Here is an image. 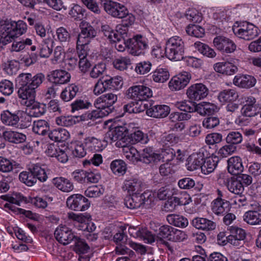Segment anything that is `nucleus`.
<instances>
[{"mask_svg":"<svg viewBox=\"0 0 261 261\" xmlns=\"http://www.w3.org/2000/svg\"><path fill=\"white\" fill-rule=\"evenodd\" d=\"M227 170L232 175H238L242 172L244 167L241 159L238 156L231 157L227 161Z\"/></svg>","mask_w":261,"mask_h":261,"instance_id":"393cba45","label":"nucleus"},{"mask_svg":"<svg viewBox=\"0 0 261 261\" xmlns=\"http://www.w3.org/2000/svg\"><path fill=\"white\" fill-rule=\"evenodd\" d=\"M165 53L170 60L180 61L184 58V43L178 36L169 38L166 42Z\"/></svg>","mask_w":261,"mask_h":261,"instance_id":"7ed1b4c3","label":"nucleus"},{"mask_svg":"<svg viewBox=\"0 0 261 261\" xmlns=\"http://www.w3.org/2000/svg\"><path fill=\"white\" fill-rule=\"evenodd\" d=\"M237 151V146L228 144L221 147L218 151V155L221 158H226Z\"/></svg>","mask_w":261,"mask_h":261,"instance_id":"4d7b16f0","label":"nucleus"},{"mask_svg":"<svg viewBox=\"0 0 261 261\" xmlns=\"http://www.w3.org/2000/svg\"><path fill=\"white\" fill-rule=\"evenodd\" d=\"M227 188L231 193L236 195L242 194L244 191L243 185L237 179L231 180L228 183Z\"/></svg>","mask_w":261,"mask_h":261,"instance_id":"603ef678","label":"nucleus"},{"mask_svg":"<svg viewBox=\"0 0 261 261\" xmlns=\"http://www.w3.org/2000/svg\"><path fill=\"white\" fill-rule=\"evenodd\" d=\"M111 168L114 174H123L126 168L125 163L122 160H118L111 163Z\"/></svg>","mask_w":261,"mask_h":261,"instance_id":"13d9d810","label":"nucleus"},{"mask_svg":"<svg viewBox=\"0 0 261 261\" xmlns=\"http://www.w3.org/2000/svg\"><path fill=\"white\" fill-rule=\"evenodd\" d=\"M72 176L74 180L85 185L97 182L101 177L98 173L85 170L75 171L72 173Z\"/></svg>","mask_w":261,"mask_h":261,"instance_id":"1a4fd4ad","label":"nucleus"},{"mask_svg":"<svg viewBox=\"0 0 261 261\" xmlns=\"http://www.w3.org/2000/svg\"><path fill=\"white\" fill-rule=\"evenodd\" d=\"M152 77L155 82L164 83L168 80L169 73L166 69L159 68L153 72Z\"/></svg>","mask_w":261,"mask_h":261,"instance_id":"49530a36","label":"nucleus"},{"mask_svg":"<svg viewBox=\"0 0 261 261\" xmlns=\"http://www.w3.org/2000/svg\"><path fill=\"white\" fill-rule=\"evenodd\" d=\"M238 94L233 89L224 90L218 95V98L222 103L230 102L238 98Z\"/></svg>","mask_w":261,"mask_h":261,"instance_id":"f704fd0d","label":"nucleus"},{"mask_svg":"<svg viewBox=\"0 0 261 261\" xmlns=\"http://www.w3.org/2000/svg\"><path fill=\"white\" fill-rule=\"evenodd\" d=\"M48 80L56 85H62L70 81L71 75L65 70H55L48 75Z\"/></svg>","mask_w":261,"mask_h":261,"instance_id":"a211bd4d","label":"nucleus"},{"mask_svg":"<svg viewBox=\"0 0 261 261\" xmlns=\"http://www.w3.org/2000/svg\"><path fill=\"white\" fill-rule=\"evenodd\" d=\"M18 125L20 127L26 128L31 125L32 122L31 115L21 110L17 111Z\"/></svg>","mask_w":261,"mask_h":261,"instance_id":"de8ad7c7","label":"nucleus"},{"mask_svg":"<svg viewBox=\"0 0 261 261\" xmlns=\"http://www.w3.org/2000/svg\"><path fill=\"white\" fill-rule=\"evenodd\" d=\"M216 224L213 221L205 218H197V229L208 230L214 229Z\"/></svg>","mask_w":261,"mask_h":261,"instance_id":"8fccbe9b","label":"nucleus"},{"mask_svg":"<svg viewBox=\"0 0 261 261\" xmlns=\"http://www.w3.org/2000/svg\"><path fill=\"white\" fill-rule=\"evenodd\" d=\"M119 128H116L115 130L111 132L108 134L110 139L112 142H116L115 145L118 147H121L122 149L125 147H128L125 142L124 141V138H123V134L122 133L121 135L117 134V132L119 131Z\"/></svg>","mask_w":261,"mask_h":261,"instance_id":"a18cd8bd","label":"nucleus"},{"mask_svg":"<svg viewBox=\"0 0 261 261\" xmlns=\"http://www.w3.org/2000/svg\"><path fill=\"white\" fill-rule=\"evenodd\" d=\"M134 237L140 238L147 243H151L155 241L154 236L146 228H139Z\"/></svg>","mask_w":261,"mask_h":261,"instance_id":"4c0bfd02","label":"nucleus"},{"mask_svg":"<svg viewBox=\"0 0 261 261\" xmlns=\"http://www.w3.org/2000/svg\"><path fill=\"white\" fill-rule=\"evenodd\" d=\"M129 52L134 56H139L144 53L148 47V41L146 38L141 35H137L129 39L128 44Z\"/></svg>","mask_w":261,"mask_h":261,"instance_id":"ddd939ff","label":"nucleus"},{"mask_svg":"<svg viewBox=\"0 0 261 261\" xmlns=\"http://www.w3.org/2000/svg\"><path fill=\"white\" fill-rule=\"evenodd\" d=\"M232 31L236 36L245 40L253 39L259 34L258 28L247 22H236L232 27Z\"/></svg>","mask_w":261,"mask_h":261,"instance_id":"20e7f679","label":"nucleus"},{"mask_svg":"<svg viewBox=\"0 0 261 261\" xmlns=\"http://www.w3.org/2000/svg\"><path fill=\"white\" fill-rule=\"evenodd\" d=\"M19 180L28 186H32L36 182V177H34L31 172L23 171L19 175Z\"/></svg>","mask_w":261,"mask_h":261,"instance_id":"5fc2aeb1","label":"nucleus"},{"mask_svg":"<svg viewBox=\"0 0 261 261\" xmlns=\"http://www.w3.org/2000/svg\"><path fill=\"white\" fill-rule=\"evenodd\" d=\"M118 96L113 93L103 94L94 101V106L97 110L93 111L88 115L91 119H96L108 116L113 109V105L117 101Z\"/></svg>","mask_w":261,"mask_h":261,"instance_id":"f03ea898","label":"nucleus"},{"mask_svg":"<svg viewBox=\"0 0 261 261\" xmlns=\"http://www.w3.org/2000/svg\"><path fill=\"white\" fill-rule=\"evenodd\" d=\"M229 201L223 199L216 198L211 203V210L216 215H223L227 213L230 209Z\"/></svg>","mask_w":261,"mask_h":261,"instance_id":"412c9836","label":"nucleus"},{"mask_svg":"<svg viewBox=\"0 0 261 261\" xmlns=\"http://www.w3.org/2000/svg\"><path fill=\"white\" fill-rule=\"evenodd\" d=\"M106 69V64L98 63L95 65L90 72V76L93 79H97L101 75Z\"/></svg>","mask_w":261,"mask_h":261,"instance_id":"69168bd1","label":"nucleus"},{"mask_svg":"<svg viewBox=\"0 0 261 261\" xmlns=\"http://www.w3.org/2000/svg\"><path fill=\"white\" fill-rule=\"evenodd\" d=\"M162 158L161 154L154 152L150 147H147L143 150L139 161L144 164H150L159 162Z\"/></svg>","mask_w":261,"mask_h":261,"instance_id":"6ab92c4d","label":"nucleus"},{"mask_svg":"<svg viewBox=\"0 0 261 261\" xmlns=\"http://www.w3.org/2000/svg\"><path fill=\"white\" fill-rule=\"evenodd\" d=\"M124 18H125L123 20L122 23L118 25L116 27L118 32H120L122 35L126 34L128 31V28L132 25L135 20L134 16L131 14L128 13Z\"/></svg>","mask_w":261,"mask_h":261,"instance_id":"e433bc0d","label":"nucleus"},{"mask_svg":"<svg viewBox=\"0 0 261 261\" xmlns=\"http://www.w3.org/2000/svg\"><path fill=\"white\" fill-rule=\"evenodd\" d=\"M3 135L5 140L15 144L23 143L27 139V137L24 134L17 131L6 130Z\"/></svg>","mask_w":261,"mask_h":261,"instance_id":"bb28decb","label":"nucleus"},{"mask_svg":"<svg viewBox=\"0 0 261 261\" xmlns=\"http://www.w3.org/2000/svg\"><path fill=\"white\" fill-rule=\"evenodd\" d=\"M130 138L133 143L141 142L142 144H146L149 139L147 135L144 134L140 130H137L130 135Z\"/></svg>","mask_w":261,"mask_h":261,"instance_id":"0e129e2a","label":"nucleus"},{"mask_svg":"<svg viewBox=\"0 0 261 261\" xmlns=\"http://www.w3.org/2000/svg\"><path fill=\"white\" fill-rule=\"evenodd\" d=\"M45 80V76L42 73L33 75L30 73H22L16 79L19 86L18 96L25 101L31 102L35 99L36 89L39 87Z\"/></svg>","mask_w":261,"mask_h":261,"instance_id":"f257e3e1","label":"nucleus"},{"mask_svg":"<svg viewBox=\"0 0 261 261\" xmlns=\"http://www.w3.org/2000/svg\"><path fill=\"white\" fill-rule=\"evenodd\" d=\"M25 105L28 107H30V115L35 117L42 116L45 112V106L35 101L31 102L25 101Z\"/></svg>","mask_w":261,"mask_h":261,"instance_id":"c756f323","label":"nucleus"},{"mask_svg":"<svg viewBox=\"0 0 261 261\" xmlns=\"http://www.w3.org/2000/svg\"><path fill=\"white\" fill-rule=\"evenodd\" d=\"M214 68L216 72L227 75H232L238 70L236 66L228 62L217 63Z\"/></svg>","mask_w":261,"mask_h":261,"instance_id":"a878e982","label":"nucleus"},{"mask_svg":"<svg viewBox=\"0 0 261 261\" xmlns=\"http://www.w3.org/2000/svg\"><path fill=\"white\" fill-rule=\"evenodd\" d=\"M169 223L177 227H184L187 226V219L183 216L176 214H170L167 216Z\"/></svg>","mask_w":261,"mask_h":261,"instance_id":"c9c22d12","label":"nucleus"},{"mask_svg":"<svg viewBox=\"0 0 261 261\" xmlns=\"http://www.w3.org/2000/svg\"><path fill=\"white\" fill-rule=\"evenodd\" d=\"M75 242V250L80 254L79 259L80 261H89L92 256V254L89 253L90 247L86 242L77 237V239L74 240Z\"/></svg>","mask_w":261,"mask_h":261,"instance_id":"f3484780","label":"nucleus"},{"mask_svg":"<svg viewBox=\"0 0 261 261\" xmlns=\"http://www.w3.org/2000/svg\"><path fill=\"white\" fill-rule=\"evenodd\" d=\"M105 83L106 84L108 89L119 90L123 84L122 77L120 76H115L111 77L109 75L103 76Z\"/></svg>","mask_w":261,"mask_h":261,"instance_id":"2f4dec72","label":"nucleus"},{"mask_svg":"<svg viewBox=\"0 0 261 261\" xmlns=\"http://www.w3.org/2000/svg\"><path fill=\"white\" fill-rule=\"evenodd\" d=\"M33 131L40 135H45L49 129V125L45 120L40 119L34 121Z\"/></svg>","mask_w":261,"mask_h":261,"instance_id":"473e14b6","label":"nucleus"},{"mask_svg":"<svg viewBox=\"0 0 261 261\" xmlns=\"http://www.w3.org/2000/svg\"><path fill=\"white\" fill-rule=\"evenodd\" d=\"M123 153L126 158L132 162H137L140 160V154L138 151L132 146L124 147L123 149Z\"/></svg>","mask_w":261,"mask_h":261,"instance_id":"c03bdc74","label":"nucleus"},{"mask_svg":"<svg viewBox=\"0 0 261 261\" xmlns=\"http://www.w3.org/2000/svg\"><path fill=\"white\" fill-rule=\"evenodd\" d=\"M20 165L12 160L0 156V171L4 173H9L14 169L19 168Z\"/></svg>","mask_w":261,"mask_h":261,"instance_id":"7c9ffc66","label":"nucleus"},{"mask_svg":"<svg viewBox=\"0 0 261 261\" xmlns=\"http://www.w3.org/2000/svg\"><path fill=\"white\" fill-rule=\"evenodd\" d=\"M56 35L58 40L61 42H68L70 40L71 36L70 33L63 27L57 29Z\"/></svg>","mask_w":261,"mask_h":261,"instance_id":"774afa93","label":"nucleus"},{"mask_svg":"<svg viewBox=\"0 0 261 261\" xmlns=\"http://www.w3.org/2000/svg\"><path fill=\"white\" fill-rule=\"evenodd\" d=\"M256 83L255 79L249 75H238L235 76L233 84L239 87L249 88L252 87Z\"/></svg>","mask_w":261,"mask_h":261,"instance_id":"b1692460","label":"nucleus"},{"mask_svg":"<svg viewBox=\"0 0 261 261\" xmlns=\"http://www.w3.org/2000/svg\"><path fill=\"white\" fill-rule=\"evenodd\" d=\"M105 11L114 17L122 18L128 14V10L123 5L111 0H101Z\"/></svg>","mask_w":261,"mask_h":261,"instance_id":"423d86ee","label":"nucleus"},{"mask_svg":"<svg viewBox=\"0 0 261 261\" xmlns=\"http://www.w3.org/2000/svg\"><path fill=\"white\" fill-rule=\"evenodd\" d=\"M145 188V184L139 178L132 177L126 179L122 186V189L129 195L138 194Z\"/></svg>","mask_w":261,"mask_h":261,"instance_id":"9b49d317","label":"nucleus"},{"mask_svg":"<svg viewBox=\"0 0 261 261\" xmlns=\"http://www.w3.org/2000/svg\"><path fill=\"white\" fill-rule=\"evenodd\" d=\"M151 66L152 64L150 62L143 61L136 64L135 70L137 74L143 75L150 71Z\"/></svg>","mask_w":261,"mask_h":261,"instance_id":"6e6d98bb","label":"nucleus"},{"mask_svg":"<svg viewBox=\"0 0 261 261\" xmlns=\"http://www.w3.org/2000/svg\"><path fill=\"white\" fill-rule=\"evenodd\" d=\"M214 46L222 53L231 54L237 48L234 42L224 36H217L213 40Z\"/></svg>","mask_w":261,"mask_h":261,"instance_id":"6e6552de","label":"nucleus"},{"mask_svg":"<svg viewBox=\"0 0 261 261\" xmlns=\"http://www.w3.org/2000/svg\"><path fill=\"white\" fill-rule=\"evenodd\" d=\"M174 229V228L170 226L163 225L160 227L159 232L157 233V237L160 240L165 238H168L169 240Z\"/></svg>","mask_w":261,"mask_h":261,"instance_id":"e2e57ef3","label":"nucleus"},{"mask_svg":"<svg viewBox=\"0 0 261 261\" xmlns=\"http://www.w3.org/2000/svg\"><path fill=\"white\" fill-rule=\"evenodd\" d=\"M72 150L73 155L77 158H83L86 154V150L84 143L81 142H76L73 144Z\"/></svg>","mask_w":261,"mask_h":261,"instance_id":"680f3d73","label":"nucleus"},{"mask_svg":"<svg viewBox=\"0 0 261 261\" xmlns=\"http://www.w3.org/2000/svg\"><path fill=\"white\" fill-rule=\"evenodd\" d=\"M124 35L121 34H119L118 35L115 41L112 42L115 43V46L116 49L119 51H123L126 47L128 48V44H129V39H128L127 41L124 39Z\"/></svg>","mask_w":261,"mask_h":261,"instance_id":"bf43d9fd","label":"nucleus"},{"mask_svg":"<svg viewBox=\"0 0 261 261\" xmlns=\"http://www.w3.org/2000/svg\"><path fill=\"white\" fill-rule=\"evenodd\" d=\"M80 92L81 89L79 85H76L75 84H69L62 91L60 97L64 101H69Z\"/></svg>","mask_w":261,"mask_h":261,"instance_id":"5701e85b","label":"nucleus"},{"mask_svg":"<svg viewBox=\"0 0 261 261\" xmlns=\"http://www.w3.org/2000/svg\"><path fill=\"white\" fill-rule=\"evenodd\" d=\"M126 95L128 98L136 101H144L152 96V92L149 87L145 85H134L127 89Z\"/></svg>","mask_w":261,"mask_h":261,"instance_id":"39448f33","label":"nucleus"},{"mask_svg":"<svg viewBox=\"0 0 261 261\" xmlns=\"http://www.w3.org/2000/svg\"><path fill=\"white\" fill-rule=\"evenodd\" d=\"M80 33L77 40L80 43L89 44L91 40L97 35V32L88 22L82 21L80 24Z\"/></svg>","mask_w":261,"mask_h":261,"instance_id":"f8f14e48","label":"nucleus"},{"mask_svg":"<svg viewBox=\"0 0 261 261\" xmlns=\"http://www.w3.org/2000/svg\"><path fill=\"white\" fill-rule=\"evenodd\" d=\"M222 141V135L218 133H211L206 135L205 143L208 145H213L220 143Z\"/></svg>","mask_w":261,"mask_h":261,"instance_id":"338daca9","label":"nucleus"},{"mask_svg":"<svg viewBox=\"0 0 261 261\" xmlns=\"http://www.w3.org/2000/svg\"><path fill=\"white\" fill-rule=\"evenodd\" d=\"M54 234L56 240L64 245H68L72 241L77 239V237L72 230L66 225L58 226L55 231Z\"/></svg>","mask_w":261,"mask_h":261,"instance_id":"9d476101","label":"nucleus"},{"mask_svg":"<svg viewBox=\"0 0 261 261\" xmlns=\"http://www.w3.org/2000/svg\"><path fill=\"white\" fill-rule=\"evenodd\" d=\"M142 206H144L145 208H149L154 204L156 199V194L152 191H147L143 194L140 195Z\"/></svg>","mask_w":261,"mask_h":261,"instance_id":"72a5a7b5","label":"nucleus"},{"mask_svg":"<svg viewBox=\"0 0 261 261\" xmlns=\"http://www.w3.org/2000/svg\"><path fill=\"white\" fill-rule=\"evenodd\" d=\"M67 207L75 211H85L90 206L88 200L81 194H73L66 201Z\"/></svg>","mask_w":261,"mask_h":261,"instance_id":"0eeeda50","label":"nucleus"},{"mask_svg":"<svg viewBox=\"0 0 261 261\" xmlns=\"http://www.w3.org/2000/svg\"><path fill=\"white\" fill-rule=\"evenodd\" d=\"M191 79L190 75L184 72L174 76L169 83V87L172 91L180 90L185 88Z\"/></svg>","mask_w":261,"mask_h":261,"instance_id":"2eb2a0df","label":"nucleus"},{"mask_svg":"<svg viewBox=\"0 0 261 261\" xmlns=\"http://www.w3.org/2000/svg\"><path fill=\"white\" fill-rule=\"evenodd\" d=\"M218 162V158L216 156L208 158L204 161L199 160L198 164L197 163V170L200 169L201 174L207 175L214 171Z\"/></svg>","mask_w":261,"mask_h":261,"instance_id":"dca6fc26","label":"nucleus"},{"mask_svg":"<svg viewBox=\"0 0 261 261\" xmlns=\"http://www.w3.org/2000/svg\"><path fill=\"white\" fill-rule=\"evenodd\" d=\"M125 205L130 209H136L142 206L139 195H129L124 200Z\"/></svg>","mask_w":261,"mask_h":261,"instance_id":"a19ab883","label":"nucleus"},{"mask_svg":"<svg viewBox=\"0 0 261 261\" xmlns=\"http://www.w3.org/2000/svg\"><path fill=\"white\" fill-rule=\"evenodd\" d=\"M242 140V136L239 132H230L226 138L227 143L233 145L241 143Z\"/></svg>","mask_w":261,"mask_h":261,"instance_id":"052dcab7","label":"nucleus"},{"mask_svg":"<svg viewBox=\"0 0 261 261\" xmlns=\"http://www.w3.org/2000/svg\"><path fill=\"white\" fill-rule=\"evenodd\" d=\"M27 30V24L22 20L13 22L7 28L6 34L11 42L24 34Z\"/></svg>","mask_w":261,"mask_h":261,"instance_id":"4468645a","label":"nucleus"},{"mask_svg":"<svg viewBox=\"0 0 261 261\" xmlns=\"http://www.w3.org/2000/svg\"><path fill=\"white\" fill-rule=\"evenodd\" d=\"M173 104L180 110L188 112L189 114L196 111V105L192 103L190 101L188 103L183 101H176Z\"/></svg>","mask_w":261,"mask_h":261,"instance_id":"864d4df0","label":"nucleus"},{"mask_svg":"<svg viewBox=\"0 0 261 261\" xmlns=\"http://www.w3.org/2000/svg\"><path fill=\"white\" fill-rule=\"evenodd\" d=\"M131 64L130 59L127 57H120L114 60L113 65L114 67L120 71L125 70L128 66Z\"/></svg>","mask_w":261,"mask_h":261,"instance_id":"3c124183","label":"nucleus"},{"mask_svg":"<svg viewBox=\"0 0 261 261\" xmlns=\"http://www.w3.org/2000/svg\"><path fill=\"white\" fill-rule=\"evenodd\" d=\"M170 108L167 105L150 106L146 111V114L156 118H164L170 113Z\"/></svg>","mask_w":261,"mask_h":261,"instance_id":"aec40b11","label":"nucleus"},{"mask_svg":"<svg viewBox=\"0 0 261 261\" xmlns=\"http://www.w3.org/2000/svg\"><path fill=\"white\" fill-rule=\"evenodd\" d=\"M1 119L3 124L7 126L19 127L17 111L14 113L9 110L3 111L1 114Z\"/></svg>","mask_w":261,"mask_h":261,"instance_id":"4be33fe9","label":"nucleus"},{"mask_svg":"<svg viewBox=\"0 0 261 261\" xmlns=\"http://www.w3.org/2000/svg\"><path fill=\"white\" fill-rule=\"evenodd\" d=\"M14 84L9 80L3 79L0 81V93L4 96H9L14 92Z\"/></svg>","mask_w":261,"mask_h":261,"instance_id":"58836bf2","label":"nucleus"},{"mask_svg":"<svg viewBox=\"0 0 261 261\" xmlns=\"http://www.w3.org/2000/svg\"><path fill=\"white\" fill-rule=\"evenodd\" d=\"M19 68V63L16 60H10L7 61L4 66L3 70L8 75L15 74Z\"/></svg>","mask_w":261,"mask_h":261,"instance_id":"09e8293b","label":"nucleus"},{"mask_svg":"<svg viewBox=\"0 0 261 261\" xmlns=\"http://www.w3.org/2000/svg\"><path fill=\"white\" fill-rule=\"evenodd\" d=\"M69 137L68 132L61 128L53 129L48 133L49 138L55 142L65 141L68 139Z\"/></svg>","mask_w":261,"mask_h":261,"instance_id":"c85d7f7f","label":"nucleus"},{"mask_svg":"<svg viewBox=\"0 0 261 261\" xmlns=\"http://www.w3.org/2000/svg\"><path fill=\"white\" fill-rule=\"evenodd\" d=\"M216 106L210 102L197 103V112L201 115H210L214 113Z\"/></svg>","mask_w":261,"mask_h":261,"instance_id":"79ce46f5","label":"nucleus"},{"mask_svg":"<svg viewBox=\"0 0 261 261\" xmlns=\"http://www.w3.org/2000/svg\"><path fill=\"white\" fill-rule=\"evenodd\" d=\"M30 171L32 172L34 177L41 182L46 181L47 176L45 170L40 165L36 164L30 168Z\"/></svg>","mask_w":261,"mask_h":261,"instance_id":"37998d69","label":"nucleus"},{"mask_svg":"<svg viewBox=\"0 0 261 261\" xmlns=\"http://www.w3.org/2000/svg\"><path fill=\"white\" fill-rule=\"evenodd\" d=\"M53 184L57 188L63 192L68 193L74 189L73 184L71 180L63 177L54 178Z\"/></svg>","mask_w":261,"mask_h":261,"instance_id":"cd10ccee","label":"nucleus"},{"mask_svg":"<svg viewBox=\"0 0 261 261\" xmlns=\"http://www.w3.org/2000/svg\"><path fill=\"white\" fill-rule=\"evenodd\" d=\"M244 220L251 225L259 224L261 223V214L255 211H249L245 214Z\"/></svg>","mask_w":261,"mask_h":261,"instance_id":"ea45409f","label":"nucleus"}]
</instances>
